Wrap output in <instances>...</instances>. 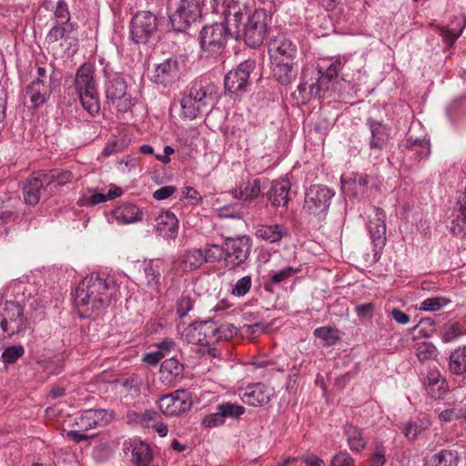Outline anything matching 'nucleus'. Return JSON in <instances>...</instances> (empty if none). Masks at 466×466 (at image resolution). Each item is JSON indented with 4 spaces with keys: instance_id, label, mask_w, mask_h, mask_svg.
Wrapping results in <instances>:
<instances>
[{
    "instance_id": "1",
    "label": "nucleus",
    "mask_w": 466,
    "mask_h": 466,
    "mask_svg": "<svg viewBox=\"0 0 466 466\" xmlns=\"http://www.w3.org/2000/svg\"><path fill=\"white\" fill-rule=\"evenodd\" d=\"M118 292V285L111 277L97 273L86 276L77 286L75 303L81 317L96 318L110 305Z\"/></svg>"
},
{
    "instance_id": "2",
    "label": "nucleus",
    "mask_w": 466,
    "mask_h": 466,
    "mask_svg": "<svg viewBox=\"0 0 466 466\" xmlns=\"http://www.w3.org/2000/svg\"><path fill=\"white\" fill-rule=\"evenodd\" d=\"M228 21L207 25L199 33L201 57L217 58L226 48L229 39H239V31L232 30Z\"/></svg>"
},
{
    "instance_id": "3",
    "label": "nucleus",
    "mask_w": 466,
    "mask_h": 466,
    "mask_svg": "<svg viewBox=\"0 0 466 466\" xmlns=\"http://www.w3.org/2000/svg\"><path fill=\"white\" fill-rule=\"evenodd\" d=\"M240 20L231 21L234 30L239 31V39L243 38L250 47L259 46L267 32V13L263 9H253L246 3Z\"/></svg>"
},
{
    "instance_id": "4",
    "label": "nucleus",
    "mask_w": 466,
    "mask_h": 466,
    "mask_svg": "<svg viewBox=\"0 0 466 466\" xmlns=\"http://www.w3.org/2000/svg\"><path fill=\"white\" fill-rule=\"evenodd\" d=\"M95 67L90 63L81 65L75 75L73 88L83 108L91 116L100 110L97 86L94 78Z\"/></svg>"
},
{
    "instance_id": "5",
    "label": "nucleus",
    "mask_w": 466,
    "mask_h": 466,
    "mask_svg": "<svg viewBox=\"0 0 466 466\" xmlns=\"http://www.w3.org/2000/svg\"><path fill=\"white\" fill-rule=\"evenodd\" d=\"M213 102L211 87L202 81H195L184 93L181 101V116L195 119Z\"/></svg>"
},
{
    "instance_id": "6",
    "label": "nucleus",
    "mask_w": 466,
    "mask_h": 466,
    "mask_svg": "<svg viewBox=\"0 0 466 466\" xmlns=\"http://www.w3.org/2000/svg\"><path fill=\"white\" fill-rule=\"evenodd\" d=\"M106 97L120 113L129 111L133 106L132 96L127 92V82L124 75L105 70Z\"/></svg>"
},
{
    "instance_id": "7",
    "label": "nucleus",
    "mask_w": 466,
    "mask_h": 466,
    "mask_svg": "<svg viewBox=\"0 0 466 466\" xmlns=\"http://www.w3.org/2000/svg\"><path fill=\"white\" fill-rule=\"evenodd\" d=\"M0 327L7 337L25 332L27 328V318L20 301L5 299L0 295Z\"/></svg>"
},
{
    "instance_id": "8",
    "label": "nucleus",
    "mask_w": 466,
    "mask_h": 466,
    "mask_svg": "<svg viewBox=\"0 0 466 466\" xmlns=\"http://www.w3.org/2000/svg\"><path fill=\"white\" fill-rule=\"evenodd\" d=\"M202 13L197 0H171L168 16L173 29L184 32L201 16Z\"/></svg>"
},
{
    "instance_id": "9",
    "label": "nucleus",
    "mask_w": 466,
    "mask_h": 466,
    "mask_svg": "<svg viewBox=\"0 0 466 466\" xmlns=\"http://www.w3.org/2000/svg\"><path fill=\"white\" fill-rule=\"evenodd\" d=\"M334 196V190L327 186L313 185L305 193L303 211L319 218L325 217Z\"/></svg>"
},
{
    "instance_id": "10",
    "label": "nucleus",
    "mask_w": 466,
    "mask_h": 466,
    "mask_svg": "<svg viewBox=\"0 0 466 466\" xmlns=\"http://www.w3.org/2000/svg\"><path fill=\"white\" fill-rule=\"evenodd\" d=\"M158 22L155 14L149 11L137 12L130 23L131 40L137 45L148 43L157 32Z\"/></svg>"
},
{
    "instance_id": "11",
    "label": "nucleus",
    "mask_w": 466,
    "mask_h": 466,
    "mask_svg": "<svg viewBox=\"0 0 466 466\" xmlns=\"http://www.w3.org/2000/svg\"><path fill=\"white\" fill-rule=\"evenodd\" d=\"M386 214L380 208L372 206L369 214L367 228L373 245V258H380V252L386 245Z\"/></svg>"
},
{
    "instance_id": "12",
    "label": "nucleus",
    "mask_w": 466,
    "mask_h": 466,
    "mask_svg": "<svg viewBox=\"0 0 466 466\" xmlns=\"http://www.w3.org/2000/svg\"><path fill=\"white\" fill-rule=\"evenodd\" d=\"M226 264L229 268L241 267L248 260L252 248V239L242 235L225 240Z\"/></svg>"
},
{
    "instance_id": "13",
    "label": "nucleus",
    "mask_w": 466,
    "mask_h": 466,
    "mask_svg": "<svg viewBox=\"0 0 466 466\" xmlns=\"http://www.w3.org/2000/svg\"><path fill=\"white\" fill-rule=\"evenodd\" d=\"M255 67L254 61L247 60L240 63L237 68L229 71L224 80L225 88L232 94L247 90L250 73Z\"/></svg>"
},
{
    "instance_id": "14",
    "label": "nucleus",
    "mask_w": 466,
    "mask_h": 466,
    "mask_svg": "<svg viewBox=\"0 0 466 466\" xmlns=\"http://www.w3.org/2000/svg\"><path fill=\"white\" fill-rule=\"evenodd\" d=\"M210 325L211 320H205L191 323L183 329L179 326L178 329L181 330V337L188 343L209 346L212 344L213 336Z\"/></svg>"
},
{
    "instance_id": "15",
    "label": "nucleus",
    "mask_w": 466,
    "mask_h": 466,
    "mask_svg": "<svg viewBox=\"0 0 466 466\" xmlns=\"http://www.w3.org/2000/svg\"><path fill=\"white\" fill-rule=\"evenodd\" d=\"M114 418L113 411L105 409L86 410L76 418V425L81 431H88L107 425Z\"/></svg>"
},
{
    "instance_id": "16",
    "label": "nucleus",
    "mask_w": 466,
    "mask_h": 466,
    "mask_svg": "<svg viewBox=\"0 0 466 466\" xmlns=\"http://www.w3.org/2000/svg\"><path fill=\"white\" fill-rule=\"evenodd\" d=\"M160 410L167 416H177L191 408V402L187 398L185 390H177L162 396L158 400Z\"/></svg>"
},
{
    "instance_id": "17",
    "label": "nucleus",
    "mask_w": 466,
    "mask_h": 466,
    "mask_svg": "<svg viewBox=\"0 0 466 466\" xmlns=\"http://www.w3.org/2000/svg\"><path fill=\"white\" fill-rule=\"evenodd\" d=\"M332 60V63L326 69L322 67L318 68L319 77L315 84L310 86V93L319 96L321 90L328 89L329 82L338 76L339 72L348 62L349 57L347 56H337Z\"/></svg>"
},
{
    "instance_id": "18",
    "label": "nucleus",
    "mask_w": 466,
    "mask_h": 466,
    "mask_svg": "<svg viewBox=\"0 0 466 466\" xmlns=\"http://www.w3.org/2000/svg\"><path fill=\"white\" fill-rule=\"evenodd\" d=\"M180 77L179 63L177 58L169 57L156 66L152 80L164 86H170Z\"/></svg>"
},
{
    "instance_id": "19",
    "label": "nucleus",
    "mask_w": 466,
    "mask_h": 466,
    "mask_svg": "<svg viewBox=\"0 0 466 466\" xmlns=\"http://www.w3.org/2000/svg\"><path fill=\"white\" fill-rule=\"evenodd\" d=\"M275 390L272 387L258 382L248 385L242 393L241 400L249 406H263L268 403L274 396Z\"/></svg>"
},
{
    "instance_id": "20",
    "label": "nucleus",
    "mask_w": 466,
    "mask_h": 466,
    "mask_svg": "<svg viewBox=\"0 0 466 466\" xmlns=\"http://www.w3.org/2000/svg\"><path fill=\"white\" fill-rule=\"evenodd\" d=\"M443 405L442 410L436 409L438 419L441 423L461 420L466 421V394H458L452 401H447Z\"/></svg>"
},
{
    "instance_id": "21",
    "label": "nucleus",
    "mask_w": 466,
    "mask_h": 466,
    "mask_svg": "<svg viewBox=\"0 0 466 466\" xmlns=\"http://www.w3.org/2000/svg\"><path fill=\"white\" fill-rule=\"evenodd\" d=\"M268 53L271 61L293 60L297 55V46L290 39L280 35L269 42Z\"/></svg>"
},
{
    "instance_id": "22",
    "label": "nucleus",
    "mask_w": 466,
    "mask_h": 466,
    "mask_svg": "<svg viewBox=\"0 0 466 466\" xmlns=\"http://www.w3.org/2000/svg\"><path fill=\"white\" fill-rule=\"evenodd\" d=\"M124 451L130 453V461L137 466H149L153 460L152 450L149 445L139 440H129L124 443Z\"/></svg>"
},
{
    "instance_id": "23",
    "label": "nucleus",
    "mask_w": 466,
    "mask_h": 466,
    "mask_svg": "<svg viewBox=\"0 0 466 466\" xmlns=\"http://www.w3.org/2000/svg\"><path fill=\"white\" fill-rule=\"evenodd\" d=\"M367 125L370 127L371 137L370 138V147L373 150H383L390 143V128L382 121L373 118L367 119Z\"/></svg>"
},
{
    "instance_id": "24",
    "label": "nucleus",
    "mask_w": 466,
    "mask_h": 466,
    "mask_svg": "<svg viewBox=\"0 0 466 466\" xmlns=\"http://www.w3.org/2000/svg\"><path fill=\"white\" fill-rule=\"evenodd\" d=\"M44 184H49L47 174H34L25 180L23 186V193L26 204L35 206L39 202L40 191Z\"/></svg>"
},
{
    "instance_id": "25",
    "label": "nucleus",
    "mask_w": 466,
    "mask_h": 466,
    "mask_svg": "<svg viewBox=\"0 0 466 466\" xmlns=\"http://www.w3.org/2000/svg\"><path fill=\"white\" fill-rule=\"evenodd\" d=\"M156 233L166 239H175L178 232V219L171 211L160 213L155 219Z\"/></svg>"
},
{
    "instance_id": "26",
    "label": "nucleus",
    "mask_w": 466,
    "mask_h": 466,
    "mask_svg": "<svg viewBox=\"0 0 466 466\" xmlns=\"http://www.w3.org/2000/svg\"><path fill=\"white\" fill-rule=\"evenodd\" d=\"M112 217L118 224H133L142 220L143 211L133 203L122 202L112 210Z\"/></svg>"
},
{
    "instance_id": "27",
    "label": "nucleus",
    "mask_w": 466,
    "mask_h": 466,
    "mask_svg": "<svg viewBox=\"0 0 466 466\" xmlns=\"http://www.w3.org/2000/svg\"><path fill=\"white\" fill-rule=\"evenodd\" d=\"M50 92L42 79L33 80L25 88V98H28L31 108H38L49 99Z\"/></svg>"
},
{
    "instance_id": "28",
    "label": "nucleus",
    "mask_w": 466,
    "mask_h": 466,
    "mask_svg": "<svg viewBox=\"0 0 466 466\" xmlns=\"http://www.w3.org/2000/svg\"><path fill=\"white\" fill-rule=\"evenodd\" d=\"M431 422L427 414H420L405 422L401 431L409 441H416L430 428Z\"/></svg>"
},
{
    "instance_id": "29",
    "label": "nucleus",
    "mask_w": 466,
    "mask_h": 466,
    "mask_svg": "<svg viewBox=\"0 0 466 466\" xmlns=\"http://www.w3.org/2000/svg\"><path fill=\"white\" fill-rule=\"evenodd\" d=\"M423 384L428 394L434 400L443 398L448 390L446 380L441 378L440 371L436 369L428 370Z\"/></svg>"
},
{
    "instance_id": "30",
    "label": "nucleus",
    "mask_w": 466,
    "mask_h": 466,
    "mask_svg": "<svg viewBox=\"0 0 466 466\" xmlns=\"http://www.w3.org/2000/svg\"><path fill=\"white\" fill-rule=\"evenodd\" d=\"M402 150L408 157L421 160L431 154L430 140L426 137L413 138L409 137L402 145Z\"/></svg>"
},
{
    "instance_id": "31",
    "label": "nucleus",
    "mask_w": 466,
    "mask_h": 466,
    "mask_svg": "<svg viewBox=\"0 0 466 466\" xmlns=\"http://www.w3.org/2000/svg\"><path fill=\"white\" fill-rule=\"evenodd\" d=\"M32 285L20 280H15L11 282L5 289V299H13L14 301H20V304L27 299L29 302L33 299L34 302H36L37 306L44 307L43 303H38V298H31Z\"/></svg>"
},
{
    "instance_id": "32",
    "label": "nucleus",
    "mask_w": 466,
    "mask_h": 466,
    "mask_svg": "<svg viewBox=\"0 0 466 466\" xmlns=\"http://www.w3.org/2000/svg\"><path fill=\"white\" fill-rule=\"evenodd\" d=\"M290 182L288 179L275 180L268 191V198L275 207H285L289 202Z\"/></svg>"
},
{
    "instance_id": "33",
    "label": "nucleus",
    "mask_w": 466,
    "mask_h": 466,
    "mask_svg": "<svg viewBox=\"0 0 466 466\" xmlns=\"http://www.w3.org/2000/svg\"><path fill=\"white\" fill-rule=\"evenodd\" d=\"M255 235L258 238L268 243H276L287 235V228L282 224H263L257 227Z\"/></svg>"
},
{
    "instance_id": "34",
    "label": "nucleus",
    "mask_w": 466,
    "mask_h": 466,
    "mask_svg": "<svg viewBox=\"0 0 466 466\" xmlns=\"http://www.w3.org/2000/svg\"><path fill=\"white\" fill-rule=\"evenodd\" d=\"M201 248L185 251L178 258V267L183 271H192L200 268L205 262Z\"/></svg>"
},
{
    "instance_id": "35",
    "label": "nucleus",
    "mask_w": 466,
    "mask_h": 466,
    "mask_svg": "<svg viewBox=\"0 0 466 466\" xmlns=\"http://www.w3.org/2000/svg\"><path fill=\"white\" fill-rule=\"evenodd\" d=\"M274 65L273 75L281 85H288L296 77V72L293 69V60L282 62L271 61Z\"/></svg>"
},
{
    "instance_id": "36",
    "label": "nucleus",
    "mask_w": 466,
    "mask_h": 466,
    "mask_svg": "<svg viewBox=\"0 0 466 466\" xmlns=\"http://www.w3.org/2000/svg\"><path fill=\"white\" fill-rule=\"evenodd\" d=\"M260 192V180L251 179L241 185L238 189L232 190L231 194L235 198L249 200L259 196Z\"/></svg>"
},
{
    "instance_id": "37",
    "label": "nucleus",
    "mask_w": 466,
    "mask_h": 466,
    "mask_svg": "<svg viewBox=\"0 0 466 466\" xmlns=\"http://www.w3.org/2000/svg\"><path fill=\"white\" fill-rule=\"evenodd\" d=\"M184 366L177 359L170 358L164 360L160 366L161 378L170 383L174 379L182 375Z\"/></svg>"
},
{
    "instance_id": "38",
    "label": "nucleus",
    "mask_w": 466,
    "mask_h": 466,
    "mask_svg": "<svg viewBox=\"0 0 466 466\" xmlns=\"http://www.w3.org/2000/svg\"><path fill=\"white\" fill-rule=\"evenodd\" d=\"M458 452L451 450H441L432 455L427 461V466H458Z\"/></svg>"
},
{
    "instance_id": "39",
    "label": "nucleus",
    "mask_w": 466,
    "mask_h": 466,
    "mask_svg": "<svg viewBox=\"0 0 466 466\" xmlns=\"http://www.w3.org/2000/svg\"><path fill=\"white\" fill-rule=\"evenodd\" d=\"M344 432L347 437L350 449L352 451L360 452L365 448L366 441L360 429L354 425L348 424L345 426Z\"/></svg>"
},
{
    "instance_id": "40",
    "label": "nucleus",
    "mask_w": 466,
    "mask_h": 466,
    "mask_svg": "<svg viewBox=\"0 0 466 466\" xmlns=\"http://www.w3.org/2000/svg\"><path fill=\"white\" fill-rule=\"evenodd\" d=\"M466 334V329L459 321H450L443 325L441 331V339L444 343H450L457 340Z\"/></svg>"
},
{
    "instance_id": "41",
    "label": "nucleus",
    "mask_w": 466,
    "mask_h": 466,
    "mask_svg": "<svg viewBox=\"0 0 466 466\" xmlns=\"http://www.w3.org/2000/svg\"><path fill=\"white\" fill-rule=\"evenodd\" d=\"M449 369L456 375L466 372V346L459 347L451 353Z\"/></svg>"
},
{
    "instance_id": "42",
    "label": "nucleus",
    "mask_w": 466,
    "mask_h": 466,
    "mask_svg": "<svg viewBox=\"0 0 466 466\" xmlns=\"http://www.w3.org/2000/svg\"><path fill=\"white\" fill-rule=\"evenodd\" d=\"M210 329L212 330V344L219 340H228L238 333V329L229 323H225L218 326L211 320Z\"/></svg>"
},
{
    "instance_id": "43",
    "label": "nucleus",
    "mask_w": 466,
    "mask_h": 466,
    "mask_svg": "<svg viewBox=\"0 0 466 466\" xmlns=\"http://www.w3.org/2000/svg\"><path fill=\"white\" fill-rule=\"evenodd\" d=\"M106 201V194L96 188H86L82 192L76 203L79 207H93Z\"/></svg>"
},
{
    "instance_id": "44",
    "label": "nucleus",
    "mask_w": 466,
    "mask_h": 466,
    "mask_svg": "<svg viewBox=\"0 0 466 466\" xmlns=\"http://www.w3.org/2000/svg\"><path fill=\"white\" fill-rule=\"evenodd\" d=\"M144 272L148 286L159 285L161 272H162V262L159 259H154L147 262L144 267Z\"/></svg>"
},
{
    "instance_id": "45",
    "label": "nucleus",
    "mask_w": 466,
    "mask_h": 466,
    "mask_svg": "<svg viewBox=\"0 0 466 466\" xmlns=\"http://www.w3.org/2000/svg\"><path fill=\"white\" fill-rule=\"evenodd\" d=\"M216 410H219L224 420L227 418L238 419L245 412V408L243 406L230 401L218 404Z\"/></svg>"
},
{
    "instance_id": "46",
    "label": "nucleus",
    "mask_w": 466,
    "mask_h": 466,
    "mask_svg": "<svg viewBox=\"0 0 466 466\" xmlns=\"http://www.w3.org/2000/svg\"><path fill=\"white\" fill-rule=\"evenodd\" d=\"M299 272V268L291 266H287L279 270L270 271L268 275V284L279 285L288 281Z\"/></svg>"
},
{
    "instance_id": "47",
    "label": "nucleus",
    "mask_w": 466,
    "mask_h": 466,
    "mask_svg": "<svg viewBox=\"0 0 466 466\" xmlns=\"http://www.w3.org/2000/svg\"><path fill=\"white\" fill-rule=\"evenodd\" d=\"M54 16L56 18V23L64 24L70 27V30L75 29V25L70 22L71 15L68 8V5L65 0H58L56 4V8L54 11Z\"/></svg>"
},
{
    "instance_id": "48",
    "label": "nucleus",
    "mask_w": 466,
    "mask_h": 466,
    "mask_svg": "<svg viewBox=\"0 0 466 466\" xmlns=\"http://www.w3.org/2000/svg\"><path fill=\"white\" fill-rule=\"evenodd\" d=\"M202 249L204 262H216L222 258L226 260V248L216 244L207 245Z\"/></svg>"
},
{
    "instance_id": "49",
    "label": "nucleus",
    "mask_w": 466,
    "mask_h": 466,
    "mask_svg": "<svg viewBox=\"0 0 466 466\" xmlns=\"http://www.w3.org/2000/svg\"><path fill=\"white\" fill-rule=\"evenodd\" d=\"M415 352L420 362L434 360L437 357L436 347L429 341L419 342L415 346Z\"/></svg>"
},
{
    "instance_id": "50",
    "label": "nucleus",
    "mask_w": 466,
    "mask_h": 466,
    "mask_svg": "<svg viewBox=\"0 0 466 466\" xmlns=\"http://www.w3.org/2000/svg\"><path fill=\"white\" fill-rule=\"evenodd\" d=\"M314 336L322 339L326 346H332L339 339V331L331 327H320L314 330Z\"/></svg>"
},
{
    "instance_id": "51",
    "label": "nucleus",
    "mask_w": 466,
    "mask_h": 466,
    "mask_svg": "<svg viewBox=\"0 0 466 466\" xmlns=\"http://www.w3.org/2000/svg\"><path fill=\"white\" fill-rule=\"evenodd\" d=\"M451 300L446 297H434L420 302L419 309L423 311H438L447 306Z\"/></svg>"
},
{
    "instance_id": "52",
    "label": "nucleus",
    "mask_w": 466,
    "mask_h": 466,
    "mask_svg": "<svg viewBox=\"0 0 466 466\" xmlns=\"http://www.w3.org/2000/svg\"><path fill=\"white\" fill-rule=\"evenodd\" d=\"M450 231L452 235L460 238H466V218H462L457 211L453 212V218L451 221Z\"/></svg>"
},
{
    "instance_id": "53",
    "label": "nucleus",
    "mask_w": 466,
    "mask_h": 466,
    "mask_svg": "<svg viewBox=\"0 0 466 466\" xmlns=\"http://www.w3.org/2000/svg\"><path fill=\"white\" fill-rule=\"evenodd\" d=\"M72 31L70 27L64 24L55 23L46 35V40L49 43L57 42L60 39L68 37Z\"/></svg>"
},
{
    "instance_id": "54",
    "label": "nucleus",
    "mask_w": 466,
    "mask_h": 466,
    "mask_svg": "<svg viewBox=\"0 0 466 466\" xmlns=\"http://www.w3.org/2000/svg\"><path fill=\"white\" fill-rule=\"evenodd\" d=\"M465 27V22L460 21L458 23V27L456 28H446V27H440L439 33L443 37L444 41L449 44L450 46H452L455 41L459 38V36L461 35L463 28Z\"/></svg>"
},
{
    "instance_id": "55",
    "label": "nucleus",
    "mask_w": 466,
    "mask_h": 466,
    "mask_svg": "<svg viewBox=\"0 0 466 466\" xmlns=\"http://www.w3.org/2000/svg\"><path fill=\"white\" fill-rule=\"evenodd\" d=\"M25 354V349L22 345H13L4 350L1 359L5 365L15 363Z\"/></svg>"
},
{
    "instance_id": "56",
    "label": "nucleus",
    "mask_w": 466,
    "mask_h": 466,
    "mask_svg": "<svg viewBox=\"0 0 466 466\" xmlns=\"http://www.w3.org/2000/svg\"><path fill=\"white\" fill-rule=\"evenodd\" d=\"M251 285V276H244L238 280H237V282L235 283L231 289V294L238 298L243 297L250 290Z\"/></svg>"
},
{
    "instance_id": "57",
    "label": "nucleus",
    "mask_w": 466,
    "mask_h": 466,
    "mask_svg": "<svg viewBox=\"0 0 466 466\" xmlns=\"http://www.w3.org/2000/svg\"><path fill=\"white\" fill-rule=\"evenodd\" d=\"M353 182L360 187L370 186V187H374L376 189H378L381 184V181L378 177L367 174L355 175Z\"/></svg>"
},
{
    "instance_id": "58",
    "label": "nucleus",
    "mask_w": 466,
    "mask_h": 466,
    "mask_svg": "<svg viewBox=\"0 0 466 466\" xmlns=\"http://www.w3.org/2000/svg\"><path fill=\"white\" fill-rule=\"evenodd\" d=\"M225 421L219 410H217L215 412L205 415L201 420L202 427L207 429L216 428L223 425Z\"/></svg>"
},
{
    "instance_id": "59",
    "label": "nucleus",
    "mask_w": 466,
    "mask_h": 466,
    "mask_svg": "<svg viewBox=\"0 0 466 466\" xmlns=\"http://www.w3.org/2000/svg\"><path fill=\"white\" fill-rule=\"evenodd\" d=\"M193 308V301L187 295H181L177 302V314L179 318H184Z\"/></svg>"
},
{
    "instance_id": "60",
    "label": "nucleus",
    "mask_w": 466,
    "mask_h": 466,
    "mask_svg": "<svg viewBox=\"0 0 466 466\" xmlns=\"http://www.w3.org/2000/svg\"><path fill=\"white\" fill-rule=\"evenodd\" d=\"M50 182H56L58 185H66L69 183L73 178V174L69 170L54 171L50 175H47Z\"/></svg>"
},
{
    "instance_id": "61",
    "label": "nucleus",
    "mask_w": 466,
    "mask_h": 466,
    "mask_svg": "<svg viewBox=\"0 0 466 466\" xmlns=\"http://www.w3.org/2000/svg\"><path fill=\"white\" fill-rule=\"evenodd\" d=\"M330 466H354V461L349 453L341 451L333 457Z\"/></svg>"
},
{
    "instance_id": "62",
    "label": "nucleus",
    "mask_w": 466,
    "mask_h": 466,
    "mask_svg": "<svg viewBox=\"0 0 466 466\" xmlns=\"http://www.w3.org/2000/svg\"><path fill=\"white\" fill-rule=\"evenodd\" d=\"M177 190L175 186H165L153 192V198L156 200H165L171 197Z\"/></svg>"
},
{
    "instance_id": "63",
    "label": "nucleus",
    "mask_w": 466,
    "mask_h": 466,
    "mask_svg": "<svg viewBox=\"0 0 466 466\" xmlns=\"http://www.w3.org/2000/svg\"><path fill=\"white\" fill-rule=\"evenodd\" d=\"M390 317L399 324L406 325L410 322V315L400 309L399 308H394L390 313Z\"/></svg>"
},
{
    "instance_id": "64",
    "label": "nucleus",
    "mask_w": 466,
    "mask_h": 466,
    "mask_svg": "<svg viewBox=\"0 0 466 466\" xmlns=\"http://www.w3.org/2000/svg\"><path fill=\"white\" fill-rule=\"evenodd\" d=\"M163 358H164V352H162L161 350H156V351H151V352L146 353L143 356L142 360L145 363L153 366V365L157 364Z\"/></svg>"
}]
</instances>
